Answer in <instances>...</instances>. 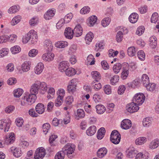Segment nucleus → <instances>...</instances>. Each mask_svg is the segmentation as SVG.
<instances>
[{
  "label": "nucleus",
  "mask_w": 159,
  "mask_h": 159,
  "mask_svg": "<svg viewBox=\"0 0 159 159\" xmlns=\"http://www.w3.org/2000/svg\"><path fill=\"white\" fill-rule=\"evenodd\" d=\"M158 14L157 12L154 13L152 16L151 21L152 23H156L157 21L158 17Z\"/></svg>",
  "instance_id": "nucleus-61"
},
{
  "label": "nucleus",
  "mask_w": 159,
  "mask_h": 159,
  "mask_svg": "<svg viewBox=\"0 0 159 159\" xmlns=\"http://www.w3.org/2000/svg\"><path fill=\"white\" fill-rule=\"evenodd\" d=\"M144 30L145 28L143 26H140L137 28L136 34L139 36H140L144 33Z\"/></svg>",
  "instance_id": "nucleus-63"
},
{
  "label": "nucleus",
  "mask_w": 159,
  "mask_h": 159,
  "mask_svg": "<svg viewBox=\"0 0 159 159\" xmlns=\"http://www.w3.org/2000/svg\"><path fill=\"white\" fill-rule=\"evenodd\" d=\"M39 90L38 81H36L31 86L30 92V93L36 95L38 93Z\"/></svg>",
  "instance_id": "nucleus-17"
},
{
  "label": "nucleus",
  "mask_w": 159,
  "mask_h": 159,
  "mask_svg": "<svg viewBox=\"0 0 159 159\" xmlns=\"http://www.w3.org/2000/svg\"><path fill=\"white\" fill-rule=\"evenodd\" d=\"M110 22V18L109 17H106L102 20L101 21V24L103 27H106L109 25Z\"/></svg>",
  "instance_id": "nucleus-50"
},
{
  "label": "nucleus",
  "mask_w": 159,
  "mask_h": 159,
  "mask_svg": "<svg viewBox=\"0 0 159 159\" xmlns=\"http://www.w3.org/2000/svg\"><path fill=\"white\" fill-rule=\"evenodd\" d=\"M95 107L96 109V112L98 114H102L106 111L105 107L102 104H98Z\"/></svg>",
  "instance_id": "nucleus-33"
},
{
  "label": "nucleus",
  "mask_w": 159,
  "mask_h": 159,
  "mask_svg": "<svg viewBox=\"0 0 159 159\" xmlns=\"http://www.w3.org/2000/svg\"><path fill=\"white\" fill-rule=\"evenodd\" d=\"M75 36L78 37L80 36L82 33V29L80 24L77 25L73 30Z\"/></svg>",
  "instance_id": "nucleus-19"
},
{
  "label": "nucleus",
  "mask_w": 159,
  "mask_h": 159,
  "mask_svg": "<svg viewBox=\"0 0 159 159\" xmlns=\"http://www.w3.org/2000/svg\"><path fill=\"white\" fill-rule=\"evenodd\" d=\"M76 87L68 84L67 90L69 93H73L76 91Z\"/></svg>",
  "instance_id": "nucleus-64"
},
{
  "label": "nucleus",
  "mask_w": 159,
  "mask_h": 159,
  "mask_svg": "<svg viewBox=\"0 0 159 159\" xmlns=\"http://www.w3.org/2000/svg\"><path fill=\"white\" fill-rule=\"evenodd\" d=\"M39 22V19L38 17L35 16L32 18L29 21L30 25L32 26H34L37 25Z\"/></svg>",
  "instance_id": "nucleus-41"
},
{
  "label": "nucleus",
  "mask_w": 159,
  "mask_h": 159,
  "mask_svg": "<svg viewBox=\"0 0 159 159\" xmlns=\"http://www.w3.org/2000/svg\"><path fill=\"white\" fill-rule=\"evenodd\" d=\"M138 152L134 147H129L126 151V156L129 158H132Z\"/></svg>",
  "instance_id": "nucleus-11"
},
{
  "label": "nucleus",
  "mask_w": 159,
  "mask_h": 159,
  "mask_svg": "<svg viewBox=\"0 0 159 159\" xmlns=\"http://www.w3.org/2000/svg\"><path fill=\"white\" fill-rule=\"evenodd\" d=\"M121 137H118L116 136L110 137L111 141L114 144H118L120 141Z\"/></svg>",
  "instance_id": "nucleus-62"
},
{
  "label": "nucleus",
  "mask_w": 159,
  "mask_h": 159,
  "mask_svg": "<svg viewBox=\"0 0 159 159\" xmlns=\"http://www.w3.org/2000/svg\"><path fill=\"white\" fill-rule=\"evenodd\" d=\"M93 37V34L92 32H90L87 33L85 38L86 43L89 44L92 41Z\"/></svg>",
  "instance_id": "nucleus-34"
},
{
  "label": "nucleus",
  "mask_w": 159,
  "mask_h": 159,
  "mask_svg": "<svg viewBox=\"0 0 159 159\" xmlns=\"http://www.w3.org/2000/svg\"><path fill=\"white\" fill-rule=\"evenodd\" d=\"M107 152V149L106 148L103 147L100 148L97 151V156L99 158H102L106 155Z\"/></svg>",
  "instance_id": "nucleus-23"
},
{
  "label": "nucleus",
  "mask_w": 159,
  "mask_h": 159,
  "mask_svg": "<svg viewBox=\"0 0 159 159\" xmlns=\"http://www.w3.org/2000/svg\"><path fill=\"white\" fill-rule=\"evenodd\" d=\"M39 90L41 93L44 94L46 92L48 87L47 84L45 82L37 81Z\"/></svg>",
  "instance_id": "nucleus-14"
},
{
  "label": "nucleus",
  "mask_w": 159,
  "mask_h": 159,
  "mask_svg": "<svg viewBox=\"0 0 159 159\" xmlns=\"http://www.w3.org/2000/svg\"><path fill=\"white\" fill-rule=\"evenodd\" d=\"M68 45V43L65 41H60L56 42L55 43V46L58 48H64Z\"/></svg>",
  "instance_id": "nucleus-22"
},
{
  "label": "nucleus",
  "mask_w": 159,
  "mask_h": 159,
  "mask_svg": "<svg viewBox=\"0 0 159 159\" xmlns=\"http://www.w3.org/2000/svg\"><path fill=\"white\" fill-rule=\"evenodd\" d=\"M30 63L29 61H26L24 62L21 66L22 70L24 72H27L30 69Z\"/></svg>",
  "instance_id": "nucleus-29"
},
{
  "label": "nucleus",
  "mask_w": 159,
  "mask_h": 159,
  "mask_svg": "<svg viewBox=\"0 0 159 159\" xmlns=\"http://www.w3.org/2000/svg\"><path fill=\"white\" fill-rule=\"evenodd\" d=\"M65 72L66 75L69 76H72L76 73V71L75 69L72 67L68 68Z\"/></svg>",
  "instance_id": "nucleus-36"
},
{
  "label": "nucleus",
  "mask_w": 159,
  "mask_h": 159,
  "mask_svg": "<svg viewBox=\"0 0 159 159\" xmlns=\"http://www.w3.org/2000/svg\"><path fill=\"white\" fill-rule=\"evenodd\" d=\"M16 35H10L9 36L4 35L0 37V43L5 42V40H9L10 42L13 43L15 41L17 38Z\"/></svg>",
  "instance_id": "nucleus-9"
},
{
  "label": "nucleus",
  "mask_w": 159,
  "mask_h": 159,
  "mask_svg": "<svg viewBox=\"0 0 159 159\" xmlns=\"http://www.w3.org/2000/svg\"><path fill=\"white\" fill-rule=\"evenodd\" d=\"M15 137L13 133H11L7 135L4 139V142L7 144L12 143L15 141Z\"/></svg>",
  "instance_id": "nucleus-10"
},
{
  "label": "nucleus",
  "mask_w": 159,
  "mask_h": 159,
  "mask_svg": "<svg viewBox=\"0 0 159 159\" xmlns=\"http://www.w3.org/2000/svg\"><path fill=\"white\" fill-rule=\"evenodd\" d=\"M43 46L48 52H51L53 48L52 41L49 39L45 40L43 42Z\"/></svg>",
  "instance_id": "nucleus-13"
},
{
  "label": "nucleus",
  "mask_w": 159,
  "mask_h": 159,
  "mask_svg": "<svg viewBox=\"0 0 159 159\" xmlns=\"http://www.w3.org/2000/svg\"><path fill=\"white\" fill-rule=\"evenodd\" d=\"M44 68V65L42 62L38 63L34 68V72L37 75L40 74L43 71Z\"/></svg>",
  "instance_id": "nucleus-20"
},
{
  "label": "nucleus",
  "mask_w": 159,
  "mask_h": 159,
  "mask_svg": "<svg viewBox=\"0 0 159 159\" xmlns=\"http://www.w3.org/2000/svg\"><path fill=\"white\" fill-rule=\"evenodd\" d=\"M54 57V54L50 52L43 54L41 56L42 60L45 62L52 61L53 60Z\"/></svg>",
  "instance_id": "nucleus-7"
},
{
  "label": "nucleus",
  "mask_w": 159,
  "mask_h": 159,
  "mask_svg": "<svg viewBox=\"0 0 159 159\" xmlns=\"http://www.w3.org/2000/svg\"><path fill=\"white\" fill-rule=\"evenodd\" d=\"M132 126V123L130 120L128 119L123 120L121 123V128L124 129H129Z\"/></svg>",
  "instance_id": "nucleus-12"
},
{
  "label": "nucleus",
  "mask_w": 159,
  "mask_h": 159,
  "mask_svg": "<svg viewBox=\"0 0 159 159\" xmlns=\"http://www.w3.org/2000/svg\"><path fill=\"white\" fill-rule=\"evenodd\" d=\"M9 51L8 49L7 48H2L0 50V57H2L7 55Z\"/></svg>",
  "instance_id": "nucleus-54"
},
{
  "label": "nucleus",
  "mask_w": 159,
  "mask_h": 159,
  "mask_svg": "<svg viewBox=\"0 0 159 159\" xmlns=\"http://www.w3.org/2000/svg\"><path fill=\"white\" fill-rule=\"evenodd\" d=\"M45 155V149L41 147L38 148L36 151L34 158L35 159H43Z\"/></svg>",
  "instance_id": "nucleus-8"
},
{
  "label": "nucleus",
  "mask_w": 159,
  "mask_h": 159,
  "mask_svg": "<svg viewBox=\"0 0 159 159\" xmlns=\"http://www.w3.org/2000/svg\"><path fill=\"white\" fill-rule=\"evenodd\" d=\"M138 18V15L136 13H133L130 15L129 19L131 23H134L137 21Z\"/></svg>",
  "instance_id": "nucleus-28"
},
{
  "label": "nucleus",
  "mask_w": 159,
  "mask_h": 159,
  "mask_svg": "<svg viewBox=\"0 0 159 159\" xmlns=\"http://www.w3.org/2000/svg\"><path fill=\"white\" fill-rule=\"evenodd\" d=\"M149 78L147 75L146 74H144L142 75V82L144 86H146V85L149 83Z\"/></svg>",
  "instance_id": "nucleus-40"
},
{
  "label": "nucleus",
  "mask_w": 159,
  "mask_h": 159,
  "mask_svg": "<svg viewBox=\"0 0 159 159\" xmlns=\"http://www.w3.org/2000/svg\"><path fill=\"white\" fill-rule=\"evenodd\" d=\"M104 44L103 42H98L95 46L94 50L96 52H100L104 48Z\"/></svg>",
  "instance_id": "nucleus-37"
},
{
  "label": "nucleus",
  "mask_w": 159,
  "mask_h": 159,
  "mask_svg": "<svg viewBox=\"0 0 159 159\" xmlns=\"http://www.w3.org/2000/svg\"><path fill=\"white\" fill-rule=\"evenodd\" d=\"M65 92L63 89H60L58 90V96L55 102V105L59 107L61 105L63 102V98L65 95Z\"/></svg>",
  "instance_id": "nucleus-5"
},
{
  "label": "nucleus",
  "mask_w": 159,
  "mask_h": 159,
  "mask_svg": "<svg viewBox=\"0 0 159 159\" xmlns=\"http://www.w3.org/2000/svg\"><path fill=\"white\" fill-rule=\"evenodd\" d=\"M75 114V119L77 120L83 118L85 116L84 112V110L81 109H78Z\"/></svg>",
  "instance_id": "nucleus-24"
},
{
  "label": "nucleus",
  "mask_w": 159,
  "mask_h": 159,
  "mask_svg": "<svg viewBox=\"0 0 159 159\" xmlns=\"http://www.w3.org/2000/svg\"><path fill=\"white\" fill-rule=\"evenodd\" d=\"M87 60L88 62V63L90 65H93L95 63L94 58L93 55L92 54L89 55L87 57Z\"/></svg>",
  "instance_id": "nucleus-58"
},
{
  "label": "nucleus",
  "mask_w": 159,
  "mask_h": 159,
  "mask_svg": "<svg viewBox=\"0 0 159 159\" xmlns=\"http://www.w3.org/2000/svg\"><path fill=\"white\" fill-rule=\"evenodd\" d=\"M56 10L54 8L48 10L44 14V16L45 19L49 20L52 19L54 15Z\"/></svg>",
  "instance_id": "nucleus-15"
},
{
  "label": "nucleus",
  "mask_w": 159,
  "mask_h": 159,
  "mask_svg": "<svg viewBox=\"0 0 159 159\" xmlns=\"http://www.w3.org/2000/svg\"><path fill=\"white\" fill-rule=\"evenodd\" d=\"M38 40L37 32L34 30H31L25 34L22 39L23 43H26L29 42L31 44H35Z\"/></svg>",
  "instance_id": "nucleus-1"
},
{
  "label": "nucleus",
  "mask_w": 159,
  "mask_h": 159,
  "mask_svg": "<svg viewBox=\"0 0 159 159\" xmlns=\"http://www.w3.org/2000/svg\"><path fill=\"white\" fill-rule=\"evenodd\" d=\"M147 90L151 91L153 92L154 91L156 88V84L153 83H149V84H147L146 86H145Z\"/></svg>",
  "instance_id": "nucleus-48"
},
{
  "label": "nucleus",
  "mask_w": 159,
  "mask_h": 159,
  "mask_svg": "<svg viewBox=\"0 0 159 159\" xmlns=\"http://www.w3.org/2000/svg\"><path fill=\"white\" fill-rule=\"evenodd\" d=\"M75 148V146L74 144L67 143L62 148V150L69 158L72 159L74 155Z\"/></svg>",
  "instance_id": "nucleus-3"
},
{
  "label": "nucleus",
  "mask_w": 159,
  "mask_h": 159,
  "mask_svg": "<svg viewBox=\"0 0 159 159\" xmlns=\"http://www.w3.org/2000/svg\"><path fill=\"white\" fill-rule=\"evenodd\" d=\"M123 38V34L122 31H118L116 35V40L117 42H120L122 40Z\"/></svg>",
  "instance_id": "nucleus-53"
},
{
  "label": "nucleus",
  "mask_w": 159,
  "mask_h": 159,
  "mask_svg": "<svg viewBox=\"0 0 159 159\" xmlns=\"http://www.w3.org/2000/svg\"><path fill=\"white\" fill-rule=\"evenodd\" d=\"M18 6H13L10 7L8 10V12L9 13H14L17 12L19 10Z\"/></svg>",
  "instance_id": "nucleus-49"
},
{
  "label": "nucleus",
  "mask_w": 159,
  "mask_h": 159,
  "mask_svg": "<svg viewBox=\"0 0 159 159\" xmlns=\"http://www.w3.org/2000/svg\"><path fill=\"white\" fill-rule=\"evenodd\" d=\"M136 51L135 48L134 47H129L127 50V53L130 57H133L135 54Z\"/></svg>",
  "instance_id": "nucleus-45"
},
{
  "label": "nucleus",
  "mask_w": 159,
  "mask_h": 159,
  "mask_svg": "<svg viewBox=\"0 0 159 159\" xmlns=\"http://www.w3.org/2000/svg\"><path fill=\"white\" fill-rule=\"evenodd\" d=\"M105 129L103 127L100 128L98 131L97 138L98 139H101L105 134Z\"/></svg>",
  "instance_id": "nucleus-35"
},
{
  "label": "nucleus",
  "mask_w": 159,
  "mask_h": 159,
  "mask_svg": "<svg viewBox=\"0 0 159 159\" xmlns=\"http://www.w3.org/2000/svg\"><path fill=\"white\" fill-rule=\"evenodd\" d=\"M91 74L95 81L98 82L101 79L100 74L97 71H93L91 72Z\"/></svg>",
  "instance_id": "nucleus-42"
},
{
  "label": "nucleus",
  "mask_w": 159,
  "mask_h": 159,
  "mask_svg": "<svg viewBox=\"0 0 159 159\" xmlns=\"http://www.w3.org/2000/svg\"><path fill=\"white\" fill-rule=\"evenodd\" d=\"M36 98V95L30 93H25L22 98L21 104L22 106H25L26 104L31 105L35 102Z\"/></svg>",
  "instance_id": "nucleus-2"
},
{
  "label": "nucleus",
  "mask_w": 159,
  "mask_h": 159,
  "mask_svg": "<svg viewBox=\"0 0 159 159\" xmlns=\"http://www.w3.org/2000/svg\"><path fill=\"white\" fill-rule=\"evenodd\" d=\"M65 154L62 150L58 152L55 156L54 159H64Z\"/></svg>",
  "instance_id": "nucleus-55"
},
{
  "label": "nucleus",
  "mask_w": 159,
  "mask_h": 159,
  "mask_svg": "<svg viewBox=\"0 0 159 159\" xmlns=\"http://www.w3.org/2000/svg\"><path fill=\"white\" fill-rule=\"evenodd\" d=\"M147 140V138L146 137H141L136 139L135 141V143L136 145H141L145 143Z\"/></svg>",
  "instance_id": "nucleus-31"
},
{
  "label": "nucleus",
  "mask_w": 159,
  "mask_h": 159,
  "mask_svg": "<svg viewBox=\"0 0 159 159\" xmlns=\"http://www.w3.org/2000/svg\"><path fill=\"white\" fill-rule=\"evenodd\" d=\"M96 131V128L95 126L93 125L89 127L86 130V134L89 136L93 135Z\"/></svg>",
  "instance_id": "nucleus-27"
},
{
  "label": "nucleus",
  "mask_w": 159,
  "mask_h": 159,
  "mask_svg": "<svg viewBox=\"0 0 159 159\" xmlns=\"http://www.w3.org/2000/svg\"><path fill=\"white\" fill-rule=\"evenodd\" d=\"M129 67H127V66L123 68L121 75V77L122 80H125L128 77L129 74Z\"/></svg>",
  "instance_id": "nucleus-26"
},
{
  "label": "nucleus",
  "mask_w": 159,
  "mask_h": 159,
  "mask_svg": "<svg viewBox=\"0 0 159 159\" xmlns=\"http://www.w3.org/2000/svg\"><path fill=\"white\" fill-rule=\"evenodd\" d=\"M42 128L43 131L45 134H46L50 128V125L48 123H45L43 125Z\"/></svg>",
  "instance_id": "nucleus-57"
},
{
  "label": "nucleus",
  "mask_w": 159,
  "mask_h": 159,
  "mask_svg": "<svg viewBox=\"0 0 159 159\" xmlns=\"http://www.w3.org/2000/svg\"><path fill=\"white\" fill-rule=\"evenodd\" d=\"M10 150L13 155L16 157H19L22 155L21 151L20 148L12 147L11 148Z\"/></svg>",
  "instance_id": "nucleus-18"
},
{
  "label": "nucleus",
  "mask_w": 159,
  "mask_h": 159,
  "mask_svg": "<svg viewBox=\"0 0 159 159\" xmlns=\"http://www.w3.org/2000/svg\"><path fill=\"white\" fill-rule=\"evenodd\" d=\"M138 105L133 102L128 104L126 106V109L130 113H133L137 111L139 109Z\"/></svg>",
  "instance_id": "nucleus-6"
},
{
  "label": "nucleus",
  "mask_w": 159,
  "mask_h": 159,
  "mask_svg": "<svg viewBox=\"0 0 159 159\" xmlns=\"http://www.w3.org/2000/svg\"><path fill=\"white\" fill-rule=\"evenodd\" d=\"M121 67V64L120 63H117L115 64L113 67V71L115 74H118L120 71Z\"/></svg>",
  "instance_id": "nucleus-38"
},
{
  "label": "nucleus",
  "mask_w": 159,
  "mask_h": 159,
  "mask_svg": "<svg viewBox=\"0 0 159 159\" xmlns=\"http://www.w3.org/2000/svg\"><path fill=\"white\" fill-rule=\"evenodd\" d=\"M138 57L141 61H144L145 59V53L143 50H140L138 52Z\"/></svg>",
  "instance_id": "nucleus-56"
},
{
  "label": "nucleus",
  "mask_w": 159,
  "mask_h": 159,
  "mask_svg": "<svg viewBox=\"0 0 159 159\" xmlns=\"http://www.w3.org/2000/svg\"><path fill=\"white\" fill-rule=\"evenodd\" d=\"M5 123L6 125H4L3 130L4 132H7L10 128V125L11 124V121L9 119H5Z\"/></svg>",
  "instance_id": "nucleus-44"
},
{
  "label": "nucleus",
  "mask_w": 159,
  "mask_h": 159,
  "mask_svg": "<svg viewBox=\"0 0 159 159\" xmlns=\"http://www.w3.org/2000/svg\"><path fill=\"white\" fill-rule=\"evenodd\" d=\"M152 118L147 117L144 118L143 121V124L144 126L148 127L151 125Z\"/></svg>",
  "instance_id": "nucleus-39"
},
{
  "label": "nucleus",
  "mask_w": 159,
  "mask_h": 159,
  "mask_svg": "<svg viewBox=\"0 0 159 159\" xmlns=\"http://www.w3.org/2000/svg\"><path fill=\"white\" fill-rule=\"evenodd\" d=\"M74 34L73 30L70 28L68 27L66 28L64 35L66 38L71 39L73 37Z\"/></svg>",
  "instance_id": "nucleus-16"
},
{
  "label": "nucleus",
  "mask_w": 159,
  "mask_h": 159,
  "mask_svg": "<svg viewBox=\"0 0 159 159\" xmlns=\"http://www.w3.org/2000/svg\"><path fill=\"white\" fill-rule=\"evenodd\" d=\"M73 17V14L71 13L67 14L63 19L66 23L69 22Z\"/></svg>",
  "instance_id": "nucleus-59"
},
{
  "label": "nucleus",
  "mask_w": 159,
  "mask_h": 159,
  "mask_svg": "<svg viewBox=\"0 0 159 159\" xmlns=\"http://www.w3.org/2000/svg\"><path fill=\"white\" fill-rule=\"evenodd\" d=\"M23 93V90L20 88L14 90V96L16 98H19Z\"/></svg>",
  "instance_id": "nucleus-47"
},
{
  "label": "nucleus",
  "mask_w": 159,
  "mask_h": 159,
  "mask_svg": "<svg viewBox=\"0 0 159 159\" xmlns=\"http://www.w3.org/2000/svg\"><path fill=\"white\" fill-rule=\"evenodd\" d=\"M90 11V7L88 6H84L80 10V13L82 14H85L89 13Z\"/></svg>",
  "instance_id": "nucleus-60"
},
{
  "label": "nucleus",
  "mask_w": 159,
  "mask_h": 159,
  "mask_svg": "<svg viewBox=\"0 0 159 159\" xmlns=\"http://www.w3.org/2000/svg\"><path fill=\"white\" fill-rule=\"evenodd\" d=\"M10 50L13 54H16L21 51V48L19 46L16 45L11 48Z\"/></svg>",
  "instance_id": "nucleus-43"
},
{
  "label": "nucleus",
  "mask_w": 159,
  "mask_h": 159,
  "mask_svg": "<svg viewBox=\"0 0 159 159\" xmlns=\"http://www.w3.org/2000/svg\"><path fill=\"white\" fill-rule=\"evenodd\" d=\"M15 122L17 126L21 127L23 125L24 121L22 117H18L16 119Z\"/></svg>",
  "instance_id": "nucleus-52"
},
{
  "label": "nucleus",
  "mask_w": 159,
  "mask_h": 159,
  "mask_svg": "<svg viewBox=\"0 0 159 159\" xmlns=\"http://www.w3.org/2000/svg\"><path fill=\"white\" fill-rule=\"evenodd\" d=\"M97 17L96 16H93L89 18L87 21V24L89 26H93L96 23Z\"/></svg>",
  "instance_id": "nucleus-30"
},
{
  "label": "nucleus",
  "mask_w": 159,
  "mask_h": 159,
  "mask_svg": "<svg viewBox=\"0 0 159 159\" xmlns=\"http://www.w3.org/2000/svg\"><path fill=\"white\" fill-rule=\"evenodd\" d=\"M159 146V139H154L149 143L148 146L149 148L151 149H154Z\"/></svg>",
  "instance_id": "nucleus-21"
},
{
  "label": "nucleus",
  "mask_w": 159,
  "mask_h": 159,
  "mask_svg": "<svg viewBox=\"0 0 159 159\" xmlns=\"http://www.w3.org/2000/svg\"><path fill=\"white\" fill-rule=\"evenodd\" d=\"M145 99V96L143 93H138L135 95L132 101L138 105H141L144 102Z\"/></svg>",
  "instance_id": "nucleus-4"
},
{
  "label": "nucleus",
  "mask_w": 159,
  "mask_h": 159,
  "mask_svg": "<svg viewBox=\"0 0 159 159\" xmlns=\"http://www.w3.org/2000/svg\"><path fill=\"white\" fill-rule=\"evenodd\" d=\"M119 80V77L117 75H115L111 78L110 80V83L112 85H115Z\"/></svg>",
  "instance_id": "nucleus-51"
},
{
  "label": "nucleus",
  "mask_w": 159,
  "mask_h": 159,
  "mask_svg": "<svg viewBox=\"0 0 159 159\" xmlns=\"http://www.w3.org/2000/svg\"><path fill=\"white\" fill-rule=\"evenodd\" d=\"M68 63L66 61H63L61 62L59 66V70L61 72L65 71L67 69V68L68 67Z\"/></svg>",
  "instance_id": "nucleus-32"
},
{
  "label": "nucleus",
  "mask_w": 159,
  "mask_h": 159,
  "mask_svg": "<svg viewBox=\"0 0 159 159\" xmlns=\"http://www.w3.org/2000/svg\"><path fill=\"white\" fill-rule=\"evenodd\" d=\"M35 110L38 114H43L45 111L44 105L41 103H38L35 107Z\"/></svg>",
  "instance_id": "nucleus-25"
},
{
  "label": "nucleus",
  "mask_w": 159,
  "mask_h": 159,
  "mask_svg": "<svg viewBox=\"0 0 159 159\" xmlns=\"http://www.w3.org/2000/svg\"><path fill=\"white\" fill-rule=\"evenodd\" d=\"M21 17L20 16H17L14 17L12 19L11 24L12 25H15L20 22Z\"/></svg>",
  "instance_id": "nucleus-46"
}]
</instances>
